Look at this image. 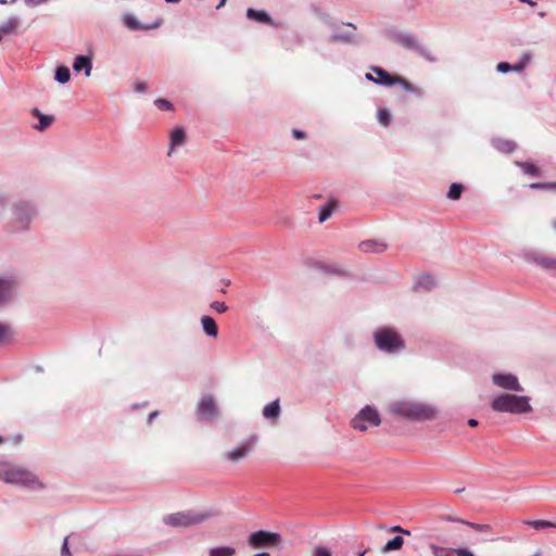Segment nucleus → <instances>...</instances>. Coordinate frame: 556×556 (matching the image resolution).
I'll return each instance as SVG.
<instances>
[{"mask_svg": "<svg viewBox=\"0 0 556 556\" xmlns=\"http://www.w3.org/2000/svg\"><path fill=\"white\" fill-rule=\"evenodd\" d=\"M491 407L494 412L509 414H526L532 410L530 397L510 393L496 395L491 402Z\"/></svg>", "mask_w": 556, "mask_h": 556, "instance_id": "7ed1b4c3", "label": "nucleus"}, {"mask_svg": "<svg viewBox=\"0 0 556 556\" xmlns=\"http://www.w3.org/2000/svg\"><path fill=\"white\" fill-rule=\"evenodd\" d=\"M381 418L377 409L366 406L352 419V427L359 431H366L369 427L379 426Z\"/></svg>", "mask_w": 556, "mask_h": 556, "instance_id": "0eeeda50", "label": "nucleus"}, {"mask_svg": "<svg viewBox=\"0 0 556 556\" xmlns=\"http://www.w3.org/2000/svg\"><path fill=\"white\" fill-rule=\"evenodd\" d=\"M18 278L12 273H0V307L12 303L18 293Z\"/></svg>", "mask_w": 556, "mask_h": 556, "instance_id": "423d86ee", "label": "nucleus"}, {"mask_svg": "<svg viewBox=\"0 0 556 556\" xmlns=\"http://www.w3.org/2000/svg\"><path fill=\"white\" fill-rule=\"evenodd\" d=\"M538 15H539L540 17H544V16L546 15V13H545V12H539V13H538Z\"/></svg>", "mask_w": 556, "mask_h": 556, "instance_id": "0e129e2a", "label": "nucleus"}, {"mask_svg": "<svg viewBox=\"0 0 556 556\" xmlns=\"http://www.w3.org/2000/svg\"><path fill=\"white\" fill-rule=\"evenodd\" d=\"M416 51H417V52H418L422 58L427 59L428 61H430V62H434V61H435V58L431 55L430 51H429L427 48H425V47H422V46H420V47H416Z\"/></svg>", "mask_w": 556, "mask_h": 556, "instance_id": "79ce46f5", "label": "nucleus"}, {"mask_svg": "<svg viewBox=\"0 0 556 556\" xmlns=\"http://www.w3.org/2000/svg\"><path fill=\"white\" fill-rule=\"evenodd\" d=\"M359 248L363 252H366V253H369V252L381 253L387 249V244L381 241H377V240H367V241H363L359 244Z\"/></svg>", "mask_w": 556, "mask_h": 556, "instance_id": "aec40b11", "label": "nucleus"}, {"mask_svg": "<svg viewBox=\"0 0 556 556\" xmlns=\"http://www.w3.org/2000/svg\"><path fill=\"white\" fill-rule=\"evenodd\" d=\"M511 68H513V72L520 73V72H522L526 67H525L521 63L517 62V63H515V64H513V65H511Z\"/></svg>", "mask_w": 556, "mask_h": 556, "instance_id": "864d4df0", "label": "nucleus"}, {"mask_svg": "<svg viewBox=\"0 0 556 556\" xmlns=\"http://www.w3.org/2000/svg\"><path fill=\"white\" fill-rule=\"evenodd\" d=\"M312 556H332V554L328 547L317 546L314 548Z\"/></svg>", "mask_w": 556, "mask_h": 556, "instance_id": "a19ab883", "label": "nucleus"}, {"mask_svg": "<svg viewBox=\"0 0 556 556\" xmlns=\"http://www.w3.org/2000/svg\"><path fill=\"white\" fill-rule=\"evenodd\" d=\"M292 134L295 139H304L305 138V132L302 130L293 129Z\"/></svg>", "mask_w": 556, "mask_h": 556, "instance_id": "603ef678", "label": "nucleus"}, {"mask_svg": "<svg viewBox=\"0 0 556 556\" xmlns=\"http://www.w3.org/2000/svg\"><path fill=\"white\" fill-rule=\"evenodd\" d=\"M18 25L17 17H10L8 21L0 25V33L4 36L14 31Z\"/></svg>", "mask_w": 556, "mask_h": 556, "instance_id": "cd10ccee", "label": "nucleus"}, {"mask_svg": "<svg viewBox=\"0 0 556 556\" xmlns=\"http://www.w3.org/2000/svg\"><path fill=\"white\" fill-rule=\"evenodd\" d=\"M532 261L546 271L556 273V258L535 253L531 256Z\"/></svg>", "mask_w": 556, "mask_h": 556, "instance_id": "dca6fc26", "label": "nucleus"}, {"mask_svg": "<svg viewBox=\"0 0 556 556\" xmlns=\"http://www.w3.org/2000/svg\"><path fill=\"white\" fill-rule=\"evenodd\" d=\"M210 556H235L236 548L232 546H217L213 547L208 552Z\"/></svg>", "mask_w": 556, "mask_h": 556, "instance_id": "a878e982", "label": "nucleus"}, {"mask_svg": "<svg viewBox=\"0 0 556 556\" xmlns=\"http://www.w3.org/2000/svg\"><path fill=\"white\" fill-rule=\"evenodd\" d=\"M371 71L377 75V77H374L370 73H367L365 76L366 79L374 81L378 85L386 86V87H392L397 84V78L391 76L383 68L374 66V67H371Z\"/></svg>", "mask_w": 556, "mask_h": 556, "instance_id": "f8f14e48", "label": "nucleus"}, {"mask_svg": "<svg viewBox=\"0 0 556 556\" xmlns=\"http://www.w3.org/2000/svg\"><path fill=\"white\" fill-rule=\"evenodd\" d=\"M202 329L208 337L216 338L218 334V327L211 316L201 317Z\"/></svg>", "mask_w": 556, "mask_h": 556, "instance_id": "4be33fe9", "label": "nucleus"}, {"mask_svg": "<svg viewBox=\"0 0 556 556\" xmlns=\"http://www.w3.org/2000/svg\"><path fill=\"white\" fill-rule=\"evenodd\" d=\"M11 336V328L8 325L0 323V344H3Z\"/></svg>", "mask_w": 556, "mask_h": 556, "instance_id": "58836bf2", "label": "nucleus"}, {"mask_svg": "<svg viewBox=\"0 0 556 556\" xmlns=\"http://www.w3.org/2000/svg\"><path fill=\"white\" fill-rule=\"evenodd\" d=\"M125 23L126 25L130 28V29H149L150 27H144L142 26L135 17L132 16H127L125 18Z\"/></svg>", "mask_w": 556, "mask_h": 556, "instance_id": "e433bc0d", "label": "nucleus"}, {"mask_svg": "<svg viewBox=\"0 0 556 556\" xmlns=\"http://www.w3.org/2000/svg\"><path fill=\"white\" fill-rule=\"evenodd\" d=\"M332 211H333V204L332 203L325 204L320 208V212H319V216H318L319 222L320 223L326 222L331 216Z\"/></svg>", "mask_w": 556, "mask_h": 556, "instance_id": "72a5a7b5", "label": "nucleus"}, {"mask_svg": "<svg viewBox=\"0 0 556 556\" xmlns=\"http://www.w3.org/2000/svg\"><path fill=\"white\" fill-rule=\"evenodd\" d=\"M396 78H397V84L402 85L404 90L409 91V92L414 91L413 86L407 80H405L401 77H396Z\"/></svg>", "mask_w": 556, "mask_h": 556, "instance_id": "de8ad7c7", "label": "nucleus"}, {"mask_svg": "<svg viewBox=\"0 0 556 556\" xmlns=\"http://www.w3.org/2000/svg\"><path fill=\"white\" fill-rule=\"evenodd\" d=\"M247 16L251 20H255L262 23H271L270 16L265 11H256L254 9H248Z\"/></svg>", "mask_w": 556, "mask_h": 556, "instance_id": "393cba45", "label": "nucleus"}, {"mask_svg": "<svg viewBox=\"0 0 556 556\" xmlns=\"http://www.w3.org/2000/svg\"><path fill=\"white\" fill-rule=\"evenodd\" d=\"M532 58H533L532 53L527 51L520 55V59L518 62L521 63L525 67H527L531 63Z\"/></svg>", "mask_w": 556, "mask_h": 556, "instance_id": "c03bdc74", "label": "nucleus"}, {"mask_svg": "<svg viewBox=\"0 0 556 556\" xmlns=\"http://www.w3.org/2000/svg\"><path fill=\"white\" fill-rule=\"evenodd\" d=\"M378 121L382 126H388L391 122V113L387 109H379Z\"/></svg>", "mask_w": 556, "mask_h": 556, "instance_id": "c9c22d12", "label": "nucleus"}, {"mask_svg": "<svg viewBox=\"0 0 556 556\" xmlns=\"http://www.w3.org/2000/svg\"><path fill=\"white\" fill-rule=\"evenodd\" d=\"M49 0H25V3L30 7H38L48 2Z\"/></svg>", "mask_w": 556, "mask_h": 556, "instance_id": "8fccbe9b", "label": "nucleus"}, {"mask_svg": "<svg viewBox=\"0 0 556 556\" xmlns=\"http://www.w3.org/2000/svg\"><path fill=\"white\" fill-rule=\"evenodd\" d=\"M71 78V72L67 66H59L55 70L54 79L59 84H66Z\"/></svg>", "mask_w": 556, "mask_h": 556, "instance_id": "bb28decb", "label": "nucleus"}, {"mask_svg": "<svg viewBox=\"0 0 556 556\" xmlns=\"http://www.w3.org/2000/svg\"><path fill=\"white\" fill-rule=\"evenodd\" d=\"M206 519V516L192 511L176 513L164 517V522L172 527H189L200 523Z\"/></svg>", "mask_w": 556, "mask_h": 556, "instance_id": "1a4fd4ad", "label": "nucleus"}, {"mask_svg": "<svg viewBox=\"0 0 556 556\" xmlns=\"http://www.w3.org/2000/svg\"><path fill=\"white\" fill-rule=\"evenodd\" d=\"M227 0H219V3L217 4L216 9H220L226 4Z\"/></svg>", "mask_w": 556, "mask_h": 556, "instance_id": "bf43d9fd", "label": "nucleus"}, {"mask_svg": "<svg viewBox=\"0 0 556 556\" xmlns=\"http://www.w3.org/2000/svg\"><path fill=\"white\" fill-rule=\"evenodd\" d=\"M7 3H8V1H7V0H0V5H4V4H7Z\"/></svg>", "mask_w": 556, "mask_h": 556, "instance_id": "69168bd1", "label": "nucleus"}, {"mask_svg": "<svg viewBox=\"0 0 556 556\" xmlns=\"http://www.w3.org/2000/svg\"><path fill=\"white\" fill-rule=\"evenodd\" d=\"M493 147L503 153H511L516 149V143L508 139L495 138L492 140Z\"/></svg>", "mask_w": 556, "mask_h": 556, "instance_id": "5701e85b", "label": "nucleus"}, {"mask_svg": "<svg viewBox=\"0 0 556 556\" xmlns=\"http://www.w3.org/2000/svg\"><path fill=\"white\" fill-rule=\"evenodd\" d=\"M515 165L518 166L519 168H521V170L527 175H530V176H540L541 175L540 168L536 165H534L533 163L515 161Z\"/></svg>", "mask_w": 556, "mask_h": 556, "instance_id": "b1692460", "label": "nucleus"}, {"mask_svg": "<svg viewBox=\"0 0 556 556\" xmlns=\"http://www.w3.org/2000/svg\"><path fill=\"white\" fill-rule=\"evenodd\" d=\"M404 540L402 536L396 535L392 540L388 541L387 544L382 547L384 553L390 551L400 549L403 546Z\"/></svg>", "mask_w": 556, "mask_h": 556, "instance_id": "c85d7f7f", "label": "nucleus"}, {"mask_svg": "<svg viewBox=\"0 0 556 556\" xmlns=\"http://www.w3.org/2000/svg\"><path fill=\"white\" fill-rule=\"evenodd\" d=\"M73 68L75 72H85V76L89 77L92 70V62L89 56L86 55H78L75 58L73 63Z\"/></svg>", "mask_w": 556, "mask_h": 556, "instance_id": "a211bd4d", "label": "nucleus"}, {"mask_svg": "<svg viewBox=\"0 0 556 556\" xmlns=\"http://www.w3.org/2000/svg\"><path fill=\"white\" fill-rule=\"evenodd\" d=\"M211 307H212L215 312H217V313H219V314L225 313V312L228 309V306L226 305V303H224V302H219V301H214V302H212V303H211Z\"/></svg>", "mask_w": 556, "mask_h": 556, "instance_id": "37998d69", "label": "nucleus"}, {"mask_svg": "<svg viewBox=\"0 0 556 556\" xmlns=\"http://www.w3.org/2000/svg\"><path fill=\"white\" fill-rule=\"evenodd\" d=\"M348 27L351 28V30L348 31H340L336 30L333 35L330 37L331 42H346V43H353L356 42V36L354 31L356 30V26L352 23L346 24Z\"/></svg>", "mask_w": 556, "mask_h": 556, "instance_id": "ddd939ff", "label": "nucleus"}, {"mask_svg": "<svg viewBox=\"0 0 556 556\" xmlns=\"http://www.w3.org/2000/svg\"><path fill=\"white\" fill-rule=\"evenodd\" d=\"M430 549L434 556H454L456 554L455 549L440 547L434 544L430 545Z\"/></svg>", "mask_w": 556, "mask_h": 556, "instance_id": "7c9ffc66", "label": "nucleus"}, {"mask_svg": "<svg viewBox=\"0 0 556 556\" xmlns=\"http://www.w3.org/2000/svg\"><path fill=\"white\" fill-rule=\"evenodd\" d=\"M496 70L497 72L500 73H508V72H513V68H511V64L507 63V62H500L496 66Z\"/></svg>", "mask_w": 556, "mask_h": 556, "instance_id": "a18cd8bd", "label": "nucleus"}, {"mask_svg": "<svg viewBox=\"0 0 556 556\" xmlns=\"http://www.w3.org/2000/svg\"><path fill=\"white\" fill-rule=\"evenodd\" d=\"M399 41L406 48L416 50V47H420L417 43L415 37L410 34H404L399 37Z\"/></svg>", "mask_w": 556, "mask_h": 556, "instance_id": "c756f323", "label": "nucleus"}, {"mask_svg": "<svg viewBox=\"0 0 556 556\" xmlns=\"http://www.w3.org/2000/svg\"><path fill=\"white\" fill-rule=\"evenodd\" d=\"M281 542V535L276 532L258 530L250 534L248 539L249 545L256 548L274 547Z\"/></svg>", "mask_w": 556, "mask_h": 556, "instance_id": "6e6552de", "label": "nucleus"}, {"mask_svg": "<svg viewBox=\"0 0 556 556\" xmlns=\"http://www.w3.org/2000/svg\"><path fill=\"white\" fill-rule=\"evenodd\" d=\"M491 379L492 383L497 388L515 392L523 391V388L519 383L517 376L510 372H495L492 375Z\"/></svg>", "mask_w": 556, "mask_h": 556, "instance_id": "9d476101", "label": "nucleus"}, {"mask_svg": "<svg viewBox=\"0 0 556 556\" xmlns=\"http://www.w3.org/2000/svg\"><path fill=\"white\" fill-rule=\"evenodd\" d=\"M165 1L168 2V3H177V2H179V0H165Z\"/></svg>", "mask_w": 556, "mask_h": 556, "instance_id": "680f3d73", "label": "nucleus"}, {"mask_svg": "<svg viewBox=\"0 0 556 556\" xmlns=\"http://www.w3.org/2000/svg\"><path fill=\"white\" fill-rule=\"evenodd\" d=\"M12 224L15 231H22L28 228L37 214L36 206L26 200H17L12 203Z\"/></svg>", "mask_w": 556, "mask_h": 556, "instance_id": "20e7f679", "label": "nucleus"}, {"mask_svg": "<svg viewBox=\"0 0 556 556\" xmlns=\"http://www.w3.org/2000/svg\"><path fill=\"white\" fill-rule=\"evenodd\" d=\"M437 286V281L431 275L420 276L414 285L415 291H429Z\"/></svg>", "mask_w": 556, "mask_h": 556, "instance_id": "6ab92c4d", "label": "nucleus"}, {"mask_svg": "<svg viewBox=\"0 0 556 556\" xmlns=\"http://www.w3.org/2000/svg\"><path fill=\"white\" fill-rule=\"evenodd\" d=\"M462 191H463V186L460 184L454 182L450 187V190L447 192V197L451 200H457V199L460 198Z\"/></svg>", "mask_w": 556, "mask_h": 556, "instance_id": "f704fd0d", "label": "nucleus"}, {"mask_svg": "<svg viewBox=\"0 0 556 556\" xmlns=\"http://www.w3.org/2000/svg\"><path fill=\"white\" fill-rule=\"evenodd\" d=\"M61 555L62 556H70L71 555V552H70V548H68V538L64 539V542H63V545H62V548H61Z\"/></svg>", "mask_w": 556, "mask_h": 556, "instance_id": "09e8293b", "label": "nucleus"}, {"mask_svg": "<svg viewBox=\"0 0 556 556\" xmlns=\"http://www.w3.org/2000/svg\"><path fill=\"white\" fill-rule=\"evenodd\" d=\"M463 522L476 531L488 532L491 530V527L489 525L475 523V522H469V521H463Z\"/></svg>", "mask_w": 556, "mask_h": 556, "instance_id": "ea45409f", "label": "nucleus"}, {"mask_svg": "<svg viewBox=\"0 0 556 556\" xmlns=\"http://www.w3.org/2000/svg\"><path fill=\"white\" fill-rule=\"evenodd\" d=\"M154 104L156 105L157 109H160L162 111L173 110V104L168 100L163 99V98L156 99L154 101Z\"/></svg>", "mask_w": 556, "mask_h": 556, "instance_id": "4c0bfd02", "label": "nucleus"}, {"mask_svg": "<svg viewBox=\"0 0 556 556\" xmlns=\"http://www.w3.org/2000/svg\"><path fill=\"white\" fill-rule=\"evenodd\" d=\"M519 1L522 2V3H527V4L531 5V7L535 5V2L532 1V0H519Z\"/></svg>", "mask_w": 556, "mask_h": 556, "instance_id": "13d9d810", "label": "nucleus"}, {"mask_svg": "<svg viewBox=\"0 0 556 556\" xmlns=\"http://www.w3.org/2000/svg\"><path fill=\"white\" fill-rule=\"evenodd\" d=\"M468 425H469L470 427H476V426H478V420H476V419H469V420H468Z\"/></svg>", "mask_w": 556, "mask_h": 556, "instance_id": "4d7b16f0", "label": "nucleus"}, {"mask_svg": "<svg viewBox=\"0 0 556 556\" xmlns=\"http://www.w3.org/2000/svg\"><path fill=\"white\" fill-rule=\"evenodd\" d=\"M186 143V132L184 128L176 127L172 134H170V143H169V150L168 155L170 156L174 150L178 147H181Z\"/></svg>", "mask_w": 556, "mask_h": 556, "instance_id": "f3484780", "label": "nucleus"}, {"mask_svg": "<svg viewBox=\"0 0 556 556\" xmlns=\"http://www.w3.org/2000/svg\"><path fill=\"white\" fill-rule=\"evenodd\" d=\"M199 420H213L218 415V408L211 395L204 396L197 407Z\"/></svg>", "mask_w": 556, "mask_h": 556, "instance_id": "9b49d317", "label": "nucleus"}, {"mask_svg": "<svg viewBox=\"0 0 556 556\" xmlns=\"http://www.w3.org/2000/svg\"><path fill=\"white\" fill-rule=\"evenodd\" d=\"M389 412L397 417L416 421L432 420L438 416L434 406L414 401H395L389 405Z\"/></svg>", "mask_w": 556, "mask_h": 556, "instance_id": "f03ea898", "label": "nucleus"}, {"mask_svg": "<svg viewBox=\"0 0 556 556\" xmlns=\"http://www.w3.org/2000/svg\"><path fill=\"white\" fill-rule=\"evenodd\" d=\"M525 523L533 527L534 529H544V528H556V522H551L546 520H527Z\"/></svg>", "mask_w": 556, "mask_h": 556, "instance_id": "2f4dec72", "label": "nucleus"}, {"mask_svg": "<svg viewBox=\"0 0 556 556\" xmlns=\"http://www.w3.org/2000/svg\"><path fill=\"white\" fill-rule=\"evenodd\" d=\"M252 445H253V442H250V443H243L241 445L233 447L232 450L227 452V454H226L227 459L232 463L240 462L245 456H248V454L250 453V451L252 448Z\"/></svg>", "mask_w": 556, "mask_h": 556, "instance_id": "4468645a", "label": "nucleus"}, {"mask_svg": "<svg viewBox=\"0 0 556 556\" xmlns=\"http://www.w3.org/2000/svg\"><path fill=\"white\" fill-rule=\"evenodd\" d=\"M3 35L0 33V40L2 39Z\"/></svg>", "mask_w": 556, "mask_h": 556, "instance_id": "774afa93", "label": "nucleus"}, {"mask_svg": "<svg viewBox=\"0 0 556 556\" xmlns=\"http://www.w3.org/2000/svg\"><path fill=\"white\" fill-rule=\"evenodd\" d=\"M31 115L38 118V124L33 125V128L38 131L46 130L54 122L53 115H46L41 113L37 108L31 110Z\"/></svg>", "mask_w": 556, "mask_h": 556, "instance_id": "2eb2a0df", "label": "nucleus"}, {"mask_svg": "<svg viewBox=\"0 0 556 556\" xmlns=\"http://www.w3.org/2000/svg\"><path fill=\"white\" fill-rule=\"evenodd\" d=\"M253 556H270V555L268 553H266V552H262V553H257V554H255Z\"/></svg>", "mask_w": 556, "mask_h": 556, "instance_id": "052dcab7", "label": "nucleus"}, {"mask_svg": "<svg viewBox=\"0 0 556 556\" xmlns=\"http://www.w3.org/2000/svg\"><path fill=\"white\" fill-rule=\"evenodd\" d=\"M329 270H330V271H332V273H337V274H343V271H341V270H334V269H332V268H331V269L329 268Z\"/></svg>", "mask_w": 556, "mask_h": 556, "instance_id": "e2e57ef3", "label": "nucleus"}, {"mask_svg": "<svg viewBox=\"0 0 556 556\" xmlns=\"http://www.w3.org/2000/svg\"><path fill=\"white\" fill-rule=\"evenodd\" d=\"M280 412L279 400H275L263 408V416L268 420H277Z\"/></svg>", "mask_w": 556, "mask_h": 556, "instance_id": "412c9836", "label": "nucleus"}, {"mask_svg": "<svg viewBox=\"0 0 556 556\" xmlns=\"http://www.w3.org/2000/svg\"><path fill=\"white\" fill-rule=\"evenodd\" d=\"M376 346L388 354H395L405 348V341L393 329H378L374 334Z\"/></svg>", "mask_w": 556, "mask_h": 556, "instance_id": "39448f33", "label": "nucleus"}, {"mask_svg": "<svg viewBox=\"0 0 556 556\" xmlns=\"http://www.w3.org/2000/svg\"><path fill=\"white\" fill-rule=\"evenodd\" d=\"M134 89L138 93H143V92L147 91L148 85L144 81H138V83L135 84Z\"/></svg>", "mask_w": 556, "mask_h": 556, "instance_id": "49530a36", "label": "nucleus"}, {"mask_svg": "<svg viewBox=\"0 0 556 556\" xmlns=\"http://www.w3.org/2000/svg\"><path fill=\"white\" fill-rule=\"evenodd\" d=\"M2 442H3V438H2V437H0V443H2Z\"/></svg>", "mask_w": 556, "mask_h": 556, "instance_id": "338daca9", "label": "nucleus"}, {"mask_svg": "<svg viewBox=\"0 0 556 556\" xmlns=\"http://www.w3.org/2000/svg\"><path fill=\"white\" fill-rule=\"evenodd\" d=\"M159 415V412L157 410H154L152 413L149 414V417H148V424H152L153 419Z\"/></svg>", "mask_w": 556, "mask_h": 556, "instance_id": "5fc2aeb1", "label": "nucleus"}, {"mask_svg": "<svg viewBox=\"0 0 556 556\" xmlns=\"http://www.w3.org/2000/svg\"><path fill=\"white\" fill-rule=\"evenodd\" d=\"M455 552L458 556H475L468 548H457Z\"/></svg>", "mask_w": 556, "mask_h": 556, "instance_id": "3c124183", "label": "nucleus"}, {"mask_svg": "<svg viewBox=\"0 0 556 556\" xmlns=\"http://www.w3.org/2000/svg\"><path fill=\"white\" fill-rule=\"evenodd\" d=\"M393 531H400V532H402V533L409 534V531H407V530H403L401 527H394V528H393Z\"/></svg>", "mask_w": 556, "mask_h": 556, "instance_id": "6e6d98bb", "label": "nucleus"}, {"mask_svg": "<svg viewBox=\"0 0 556 556\" xmlns=\"http://www.w3.org/2000/svg\"><path fill=\"white\" fill-rule=\"evenodd\" d=\"M529 187L533 190L556 191V181L553 182H532Z\"/></svg>", "mask_w": 556, "mask_h": 556, "instance_id": "473e14b6", "label": "nucleus"}, {"mask_svg": "<svg viewBox=\"0 0 556 556\" xmlns=\"http://www.w3.org/2000/svg\"><path fill=\"white\" fill-rule=\"evenodd\" d=\"M0 480L31 491H39L45 484L31 470L15 463L0 459Z\"/></svg>", "mask_w": 556, "mask_h": 556, "instance_id": "f257e3e1", "label": "nucleus"}]
</instances>
